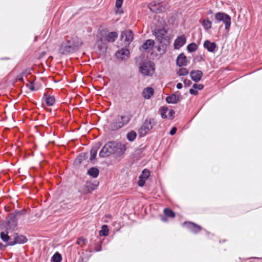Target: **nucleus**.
<instances>
[{
	"mask_svg": "<svg viewBox=\"0 0 262 262\" xmlns=\"http://www.w3.org/2000/svg\"><path fill=\"white\" fill-rule=\"evenodd\" d=\"M140 73L143 76H151L155 71V64L154 62L144 60L138 63Z\"/></svg>",
	"mask_w": 262,
	"mask_h": 262,
	"instance_id": "1",
	"label": "nucleus"
},
{
	"mask_svg": "<svg viewBox=\"0 0 262 262\" xmlns=\"http://www.w3.org/2000/svg\"><path fill=\"white\" fill-rule=\"evenodd\" d=\"M78 49L77 43L73 39L68 40L63 42L59 48V52L62 55L71 54Z\"/></svg>",
	"mask_w": 262,
	"mask_h": 262,
	"instance_id": "2",
	"label": "nucleus"
},
{
	"mask_svg": "<svg viewBox=\"0 0 262 262\" xmlns=\"http://www.w3.org/2000/svg\"><path fill=\"white\" fill-rule=\"evenodd\" d=\"M156 124L157 121L154 118L147 117L138 130L139 136L141 137L145 136L147 132L151 130L154 126Z\"/></svg>",
	"mask_w": 262,
	"mask_h": 262,
	"instance_id": "3",
	"label": "nucleus"
},
{
	"mask_svg": "<svg viewBox=\"0 0 262 262\" xmlns=\"http://www.w3.org/2000/svg\"><path fill=\"white\" fill-rule=\"evenodd\" d=\"M215 19L217 21L216 23L222 21L225 25V28L226 30H229L231 24V18L227 13L223 12H219L214 15Z\"/></svg>",
	"mask_w": 262,
	"mask_h": 262,
	"instance_id": "4",
	"label": "nucleus"
},
{
	"mask_svg": "<svg viewBox=\"0 0 262 262\" xmlns=\"http://www.w3.org/2000/svg\"><path fill=\"white\" fill-rule=\"evenodd\" d=\"M113 149L114 157L116 158L122 157L126 150V146L124 144L118 141H113Z\"/></svg>",
	"mask_w": 262,
	"mask_h": 262,
	"instance_id": "5",
	"label": "nucleus"
},
{
	"mask_svg": "<svg viewBox=\"0 0 262 262\" xmlns=\"http://www.w3.org/2000/svg\"><path fill=\"white\" fill-rule=\"evenodd\" d=\"M113 141H110L105 144L100 150L99 156L101 158H107L113 155Z\"/></svg>",
	"mask_w": 262,
	"mask_h": 262,
	"instance_id": "6",
	"label": "nucleus"
},
{
	"mask_svg": "<svg viewBox=\"0 0 262 262\" xmlns=\"http://www.w3.org/2000/svg\"><path fill=\"white\" fill-rule=\"evenodd\" d=\"M98 185L99 182H97V184H95L89 181H86L83 187L78 190V192L84 194L91 193L92 191L96 189Z\"/></svg>",
	"mask_w": 262,
	"mask_h": 262,
	"instance_id": "7",
	"label": "nucleus"
},
{
	"mask_svg": "<svg viewBox=\"0 0 262 262\" xmlns=\"http://www.w3.org/2000/svg\"><path fill=\"white\" fill-rule=\"evenodd\" d=\"M153 34L155 36L156 39L160 43H162L163 40L168 41L169 39V37L166 36V34H167V30L165 29L164 28L155 29Z\"/></svg>",
	"mask_w": 262,
	"mask_h": 262,
	"instance_id": "8",
	"label": "nucleus"
},
{
	"mask_svg": "<svg viewBox=\"0 0 262 262\" xmlns=\"http://www.w3.org/2000/svg\"><path fill=\"white\" fill-rule=\"evenodd\" d=\"M182 226L183 228H186L190 232L195 234L198 233L203 229V228L201 226L190 221L184 222L182 224Z\"/></svg>",
	"mask_w": 262,
	"mask_h": 262,
	"instance_id": "9",
	"label": "nucleus"
},
{
	"mask_svg": "<svg viewBox=\"0 0 262 262\" xmlns=\"http://www.w3.org/2000/svg\"><path fill=\"white\" fill-rule=\"evenodd\" d=\"M27 237L23 235L19 234L18 233H14L13 235V238L8 244L9 246H12L16 244H24L27 242Z\"/></svg>",
	"mask_w": 262,
	"mask_h": 262,
	"instance_id": "10",
	"label": "nucleus"
},
{
	"mask_svg": "<svg viewBox=\"0 0 262 262\" xmlns=\"http://www.w3.org/2000/svg\"><path fill=\"white\" fill-rule=\"evenodd\" d=\"M17 221L6 220L3 222L1 225V228L3 230H7L9 232L13 231L16 229L17 227Z\"/></svg>",
	"mask_w": 262,
	"mask_h": 262,
	"instance_id": "11",
	"label": "nucleus"
},
{
	"mask_svg": "<svg viewBox=\"0 0 262 262\" xmlns=\"http://www.w3.org/2000/svg\"><path fill=\"white\" fill-rule=\"evenodd\" d=\"M150 176V171L145 168L144 169L142 173L139 177V181L138 182V185L139 187H143L145 185L146 180Z\"/></svg>",
	"mask_w": 262,
	"mask_h": 262,
	"instance_id": "12",
	"label": "nucleus"
},
{
	"mask_svg": "<svg viewBox=\"0 0 262 262\" xmlns=\"http://www.w3.org/2000/svg\"><path fill=\"white\" fill-rule=\"evenodd\" d=\"M186 42V37L185 35L183 34L177 36L174 41L173 47L176 50L180 49Z\"/></svg>",
	"mask_w": 262,
	"mask_h": 262,
	"instance_id": "13",
	"label": "nucleus"
},
{
	"mask_svg": "<svg viewBox=\"0 0 262 262\" xmlns=\"http://www.w3.org/2000/svg\"><path fill=\"white\" fill-rule=\"evenodd\" d=\"M120 37L121 39L124 37V41L129 44L134 39L133 32L130 29L125 30L122 31Z\"/></svg>",
	"mask_w": 262,
	"mask_h": 262,
	"instance_id": "14",
	"label": "nucleus"
},
{
	"mask_svg": "<svg viewBox=\"0 0 262 262\" xmlns=\"http://www.w3.org/2000/svg\"><path fill=\"white\" fill-rule=\"evenodd\" d=\"M203 76L202 71L199 70H192L190 73V76L192 80L195 82L200 81Z\"/></svg>",
	"mask_w": 262,
	"mask_h": 262,
	"instance_id": "15",
	"label": "nucleus"
},
{
	"mask_svg": "<svg viewBox=\"0 0 262 262\" xmlns=\"http://www.w3.org/2000/svg\"><path fill=\"white\" fill-rule=\"evenodd\" d=\"M203 47L211 53H214L217 48L215 42H211L209 40H205L203 43Z\"/></svg>",
	"mask_w": 262,
	"mask_h": 262,
	"instance_id": "16",
	"label": "nucleus"
},
{
	"mask_svg": "<svg viewBox=\"0 0 262 262\" xmlns=\"http://www.w3.org/2000/svg\"><path fill=\"white\" fill-rule=\"evenodd\" d=\"M187 57L184 53H180L176 59V64L179 67L186 66L187 65Z\"/></svg>",
	"mask_w": 262,
	"mask_h": 262,
	"instance_id": "17",
	"label": "nucleus"
},
{
	"mask_svg": "<svg viewBox=\"0 0 262 262\" xmlns=\"http://www.w3.org/2000/svg\"><path fill=\"white\" fill-rule=\"evenodd\" d=\"M123 126L119 118L113 119L109 125V129L112 131H115L120 129Z\"/></svg>",
	"mask_w": 262,
	"mask_h": 262,
	"instance_id": "18",
	"label": "nucleus"
},
{
	"mask_svg": "<svg viewBox=\"0 0 262 262\" xmlns=\"http://www.w3.org/2000/svg\"><path fill=\"white\" fill-rule=\"evenodd\" d=\"M177 93L180 92L178 91L167 96L165 98L166 102L168 104H177L180 100L179 96L176 94Z\"/></svg>",
	"mask_w": 262,
	"mask_h": 262,
	"instance_id": "19",
	"label": "nucleus"
},
{
	"mask_svg": "<svg viewBox=\"0 0 262 262\" xmlns=\"http://www.w3.org/2000/svg\"><path fill=\"white\" fill-rule=\"evenodd\" d=\"M155 45V41L154 40L151 39H148L146 40L143 43L140 47V50L141 51L144 50L146 51L148 50L152 49L154 46Z\"/></svg>",
	"mask_w": 262,
	"mask_h": 262,
	"instance_id": "20",
	"label": "nucleus"
},
{
	"mask_svg": "<svg viewBox=\"0 0 262 262\" xmlns=\"http://www.w3.org/2000/svg\"><path fill=\"white\" fill-rule=\"evenodd\" d=\"M88 158V154L87 152H81L79 154L74 161L75 165H80L82 162Z\"/></svg>",
	"mask_w": 262,
	"mask_h": 262,
	"instance_id": "21",
	"label": "nucleus"
},
{
	"mask_svg": "<svg viewBox=\"0 0 262 262\" xmlns=\"http://www.w3.org/2000/svg\"><path fill=\"white\" fill-rule=\"evenodd\" d=\"M10 232L7 230H3L0 233V237L1 239L5 243H6L7 246H9V243L12 241V238L9 235Z\"/></svg>",
	"mask_w": 262,
	"mask_h": 262,
	"instance_id": "22",
	"label": "nucleus"
},
{
	"mask_svg": "<svg viewBox=\"0 0 262 262\" xmlns=\"http://www.w3.org/2000/svg\"><path fill=\"white\" fill-rule=\"evenodd\" d=\"M154 94V90L152 88L148 86L145 88L142 92V96L146 99H150Z\"/></svg>",
	"mask_w": 262,
	"mask_h": 262,
	"instance_id": "23",
	"label": "nucleus"
},
{
	"mask_svg": "<svg viewBox=\"0 0 262 262\" xmlns=\"http://www.w3.org/2000/svg\"><path fill=\"white\" fill-rule=\"evenodd\" d=\"M100 173L99 169L98 167L93 166L90 167L87 171L86 174L93 178H97Z\"/></svg>",
	"mask_w": 262,
	"mask_h": 262,
	"instance_id": "24",
	"label": "nucleus"
},
{
	"mask_svg": "<svg viewBox=\"0 0 262 262\" xmlns=\"http://www.w3.org/2000/svg\"><path fill=\"white\" fill-rule=\"evenodd\" d=\"M129 54V50L125 48H122L120 50L117 51L116 53V56L117 58L122 60L124 58L123 56H128Z\"/></svg>",
	"mask_w": 262,
	"mask_h": 262,
	"instance_id": "25",
	"label": "nucleus"
},
{
	"mask_svg": "<svg viewBox=\"0 0 262 262\" xmlns=\"http://www.w3.org/2000/svg\"><path fill=\"white\" fill-rule=\"evenodd\" d=\"M43 99H44L46 104L48 106H53L55 103V98L54 96L45 93Z\"/></svg>",
	"mask_w": 262,
	"mask_h": 262,
	"instance_id": "26",
	"label": "nucleus"
},
{
	"mask_svg": "<svg viewBox=\"0 0 262 262\" xmlns=\"http://www.w3.org/2000/svg\"><path fill=\"white\" fill-rule=\"evenodd\" d=\"M124 0H116L115 3V13L116 14H121L123 13V10L122 9V4Z\"/></svg>",
	"mask_w": 262,
	"mask_h": 262,
	"instance_id": "27",
	"label": "nucleus"
},
{
	"mask_svg": "<svg viewBox=\"0 0 262 262\" xmlns=\"http://www.w3.org/2000/svg\"><path fill=\"white\" fill-rule=\"evenodd\" d=\"M168 9V3H165L164 4H162L161 5L158 6L156 10H154V13H161L164 12L166 11L167 9Z\"/></svg>",
	"mask_w": 262,
	"mask_h": 262,
	"instance_id": "28",
	"label": "nucleus"
},
{
	"mask_svg": "<svg viewBox=\"0 0 262 262\" xmlns=\"http://www.w3.org/2000/svg\"><path fill=\"white\" fill-rule=\"evenodd\" d=\"M118 36V33L116 32L113 31L108 33L105 37V39L108 42H113L117 38Z\"/></svg>",
	"mask_w": 262,
	"mask_h": 262,
	"instance_id": "29",
	"label": "nucleus"
},
{
	"mask_svg": "<svg viewBox=\"0 0 262 262\" xmlns=\"http://www.w3.org/2000/svg\"><path fill=\"white\" fill-rule=\"evenodd\" d=\"M133 117V115L130 113H128L125 115H122L120 117V120L122 123H123V125L128 123L131 120Z\"/></svg>",
	"mask_w": 262,
	"mask_h": 262,
	"instance_id": "30",
	"label": "nucleus"
},
{
	"mask_svg": "<svg viewBox=\"0 0 262 262\" xmlns=\"http://www.w3.org/2000/svg\"><path fill=\"white\" fill-rule=\"evenodd\" d=\"M62 259L61 254L59 252H56L52 256L51 262H61Z\"/></svg>",
	"mask_w": 262,
	"mask_h": 262,
	"instance_id": "31",
	"label": "nucleus"
},
{
	"mask_svg": "<svg viewBox=\"0 0 262 262\" xmlns=\"http://www.w3.org/2000/svg\"><path fill=\"white\" fill-rule=\"evenodd\" d=\"M137 137V133L135 130H132L127 133L126 135L127 139L129 142L134 141Z\"/></svg>",
	"mask_w": 262,
	"mask_h": 262,
	"instance_id": "32",
	"label": "nucleus"
},
{
	"mask_svg": "<svg viewBox=\"0 0 262 262\" xmlns=\"http://www.w3.org/2000/svg\"><path fill=\"white\" fill-rule=\"evenodd\" d=\"M163 212L164 215L168 217L173 218L175 217V212L170 208H166L164 209Z\"/></svg>",
	"mask_w": 262,
	"mask_h": 262,
	"instance_id": "33",
	"label": "nucleus"
},
{
	"mask_svg": "<svg viewBox=\"0 0 262 262\" xmlns=\"http://www.w3.org/2000/svg\"><path fill=\"white\" fill-rule=\"evenodd\" d=\"M109 229L107 225H103L101 227V230L99 231V235L100 236H106L108 234Z\"/></svg>",
	"mask_w": 262,
	"mask_h": 262,
	"instance_id": "34",
	"label": "nucleus"
},
{
	"mask_svg": "<svg viewBox=\"0 0 262 262\" xmlns=\"http://www.w3.org/2000/svg\"><path fill=\"white\" fill-rule=\"evenodd\" d=\"M202 25L206 31H208L212 27V22L208 19H204L202 21Z\"/></svg>",
	"mask_w": 262,
	"mask_h": 262,
	"instance_id": "35",
	"label": "nucleus"
},
{
	"mask_svg": "<svg viewBox=\"0 0 262 262\" xmlns=\"http://www.w3.org/2000/svg\"><path fill=\"white\" fill-rule=\"evenodd\" d=\"M198 48V46L195 42H191L187 45L186 49L188 52L192 53L197 50Z\"/></svg>",
	"mask_w": 262,
	"mask_h": 262,
	"instance_id": "36",
	"label": "nucleus"
},
{
	"mask_svg": "<svg viewBox=\"0 0 262 262\" xmlns=\"http://www.w3.org/2000/svg\"><path fill=\"white\" fill-rule=\"evenodd\" d=\"M30 74V72H27L26 70L25 71H23L18 75H17L16 77V80L19 81L24 82V77H27L28 74Z\"/></svg>",
	"mask_w": 262,
	"mask_h": 262,
	"instance_id": "37",
	"label": "nucleus"
},
{
	"mask_svg": "<svg viewBox=\"0 0 262 262\" xmlns=\"http://www.w3.org/2000/svg\"><path fill=\"white\" fill-rule=\"evenodd\" d=\"M160 110L161 118L162 119L167 118V116L166 115V113L168 110V107L166 106H163L160 107Z\"/></svg>",
	"mask_w": 262,
	"mask_h": 262,
	"instance_id": "38",
	"label": "nucleus"
},
{
	"mask_svg": "<svg viewBox=\"0 0 262 262\" xmlns=\"http://www.w3.org/2000/svg\"><path fill=\"white\" fill-rule=\"evenodd\" d=\"M188 73V70L185 68H180L179 70L177 72V74L179 76H185L187 75Z\"/></svg>",
	"mask_w": 262,
	"mask_h": 262,
	"instance_id": "39",
	"label": "nucleus"
},
{
	"mask_svg": "<svg viewBox=\"0 0 262 262\" xmlns=\"http://www.w3.org/2000/svg\"><path fill=\"white\" fill-rule=\"evenodd\" d=\"M155 1L151 2L148 5V8H149L150 12L154 13V10H156L158 7V5L156 4Z\"/></svg>",
	"mask_w": 262,
	"mask_h": 262,
	"instance_id": "40",
	"label": "nucleus"
},
{
	"mask_svg": "<svg viewBox=\"0 0 262 262\" xmlns=\"http://www.w3.org/2000/svg\"><path fill=\"white\" fill-rule=\"evenodd\" d=\"M87 243L88 239L83 236L79 237L76 241V244L79 245H80L82 244L85 245Z\"/></svg>",
	"mask_w": 262,
	"mask_h": 262,
	"instance_id": "41",
	"label": "nucleus"
},
{
	"mask_svg": "<svg viewBox=\"0 0 262 262\" xmlns=\"http://www.w3.org/2000/svg\"><path fill=\"white\" fill-rule=\"evenodd\" d=\"M97 154V151L91 149L90 150V160L93 161L96 159V157Z\"/></svg>",
	"mask_w": 262,
	"mask_h": 262,
	"instance_id": "42",
	"label": "nucleus"
},
{
	"mask_svg": "<svg viewBox=\"0 0 262 262\" xmlns=\"http://www.w3.org/2000/svg\"><path fill=\"white\" fill-rule=\"evenodd\" d=\"M17 216L15 213V212L11 213L9 214V221H17Z\"/></svg>",
	"mask_w": 262,
	"mask_h": 262,
	"instance_id": "43",
	"label": "nucleus"
},
{
	"mask_svg": "<svg viewBox=\"0 0 262 262\" xmlns=\"http://www.w3.org/2000/svg\"><path fill=\"white\" fill-rule=\"evenodd\" d=\"M101 146H102V142H98L93 145L91 149H92L96 151H98V150L101 147Z\"/></svg>",
	"mask_w": 262,
	"mask_h": 262,
	"instance_id": "44",
	"label": "nucleus"
},
{
	"mask_svg": "<svg viewBox=\"0 0 262 262\" xmlns=\"http://www.w3.org/2000/svg\"><path fill=\"white\" fill-rule=\"evenodd\" d=\"M15 213L17 216V217H19L21 215H24L26 214L27 210L26 209H21L20 210H15Z\"/></svg>",
	"mask_w": 262,
	"mask_h": 262,
	"instance_id": "45",
	"label": "nucleus"
},
{
	"mask_svg": "<svg viewBox=\"0 0 262 262\" xmlns=\"http://www.w3.org/2000/svg\"><path fill=\"white\" fill-rule=\"evenodd\" d=\"M192 87L196 90L201 91L204 89V85L203 84L194 83Z\"/></svg>",
	"mask_w": 262,
	"mask_h": 262,
	"instance_id": "46",
	"label": "nucleus"
},
{
	"mask_svg": "<svg viewBox=\"0 0 262 262\" xmlns=\"http://www.w3.org/2000/svg\"><path fill=\"white\" fill-rule=\"evenodd\" d=\"M102 243V242L100 241L97 243V244L96 245V246L95 247V251L99 252L102 250V247H101Z\"/></svg>",
	"mask_w": 262,
	"mask_h": 262,
	"instance_id": "47",
	"label": "nucleus"
},
{
	"mask_svg": "<svg viewBox=\"0 0 262 262\" xmlns=\"http://www.w3.org/2000/svg\"><path fill=\"white\" fill-rule=\"evenodd\" d=\"M182 80L183 81V82L184 84L185 87H189L192 84L191 81L189 79H182Z\"/></svg>",
	"mask_w": 262,
	"mask_h": 262,
	"instance_id": "48",
	"label": "nucleus"
},
{
	"mask_svg": "<svg viewBox=\"0 0 262 262\" xmlns=\"http://www.w3.org/2000/svg\"><path fill=\"white\" fill-rule=\"evenodd\" d=\"M27 80L29 82V85H30L29 86V89L31 91H35V86H34V81H30L29 79H27Z\"/></svg>",
	"mask_w": 262,
	"mask_h": 262,
	"instance_id": "49",
	"label": "nucleus"
},
{
	"mask_svg": "<svg viewBox=\"0 0 262 262\" xmlns=\"http://www.w3.org/2000/svg\"><path fill=\"white\" fill-rule=\"evenodd\" d=\"M175 111L173 110L170 109L168 113L169 119L172 120L174 117Z\"/></svg>",
	"mask_w": 262,
	"mask_h": 262,
	"instance_id": "50",
	"label": "nucleus"
},
{
	"mask_svg": "<svg viewBox=\"0 0 262 262\" xmlns=\"http://www.w3.org/2000/svg\"><path fill=\"white\" fill-rule=\"evenodd\" d=\"M189 93L192 95H197L198 94V91L194 89L193 87L189 89Z\"/></svg>",
	"mask_w": 262,
	"mask_h": 262,
	"instance_id": "51",
	"label": "nucleus"
},
{
	"mask_svg": "<svg viewBox=\"0 0 262 262\" xmlns=\"http://www.w3.org/2000/svg\"><path fill=\"white\" fill-rule=\"evenodd\" d=\"M177 131V128L175 126H173L171 128V129L169 132V134L171 136H173L176 133Z\"/></svg>",
	"mask_w": 262,
	"mask_h": 262,
	"instance_id": "52",
	"label": "nucleus"
},
{
	"mask_svg": "<svg viewBox=\"0 0 262 262\" xmlns=\"http://www.w3.org/2000/svg\"><path fill=\"white\" fill-rule=\"evenodd\" d=\"M239 259H241V260L246 261V260H250V259H259L260 258L257 257H248V258H244L243 259L239 258Z\"/></svg>",
	"mask_w": 262,
	"mask_h": 262,
	"instance_id": "53",
	"label": "nucleus"
},
{
	"mask_svg": "<svg viewBox=\"0 0 262 262\" xmlns=\"http://www.w3.org/2000/svg\"><path fill=\"white\" fill-rule=\"evenodd\" d=\"M176 87L178 89L180 90L183 88V84L180 82L178 83L176 85Z\"/></svg>",
	"mask_w": 262,
	"mask_h": 262,
	"instance_id": "54",
	"label": "nucleus"
},
{
	"mask_svg": "<svg viewBox=\"0 0 262 262\" xmlns=\"http://www.w3.org/2000/svg\"><path fill=\"white\" fill-rule=\"evenodd\" d=\"M156 3H157L156 4L159 6V5H161L162 4H164L165 3H166L165 2H163L161 0H158V1H155Z\"/></svg>",
	"mask_w": 262,
	"mask_h": 262,
	"instance_id": "55",
	"label": "nucleus"
},
{
	"mask_svg": "<svg viewBox=\"0 0 262 262\" xmlns=\"http://www.w3.org/2000/svg\"><path fill=\"white\" fill-rule=\"evenodd\" d=\"M7 246L4 245L3 243H0V250H4Z\"/></svg>",
	"mask_w": 262,
	"mask_h": 262,
	"instance_id": "56",
	"label": "nucleus"
},
{
	"mask_svg": "<svg viewBox=\"0 0 262 262\" xmlns=\"http://www.w3.org/2000/svg\"><path fill=\"white\" fill-rule=\"evenodd\" d=\"M161 220L163 221V222H166L167 221V216H164V217H161Z\"/></svg>",
	"mask_w": 262,
	"mask_h": 262,
	"instance_id": "57",
	"label": "nucleus"
},
{
	"mask_svg": "<svg viewBox=\"0 0 262 262\" xmlns=\"http://www.w3.org/2000/svg\"><path fill=\"white\" fill-rule=\"evenodd\" d=\"M98 48L99 49V50H100V51L102 50V46L101 45H98Z\"/></svg>",
	"mask_w": 262,
	"mask_h": 262,
	"instance_id": "58",
	"label": "nucleus"
},
{
	"mask_svg": "<svg viewBox=\"0 0 262 262\" xmlns=\"http://www.w3.org/2000/svg\"><path fill=\"white\" fill-rule=\"evenodd\" d=\"M205 232V233H206V235H209V234H210V232H209L208 231L204 230Z\"/></svg>",
	"mask_w": 262,
	"mask_h": 262,
	"instance_id": "59",
	"label": "nucleus"
},
{
	"mask_svg": "<svg viewBox=\"0 0 262 262\" xmlns=\"http://www.w3.org/2000/svg\"><path fill=\"white\" fill-rule=\"evenodd\" d=\"M212 13V11L211 10H210L208 12V14H211Z\"/></svg>",
	"mask_w": 262,
	"mask_h": 262,
	"instance_id": "60",
	"label": "nucleus"
},
{
	"mask_svg": "<svg viewBox=\"0 0 262 262\" xmlns=\"http://www.w3.org/2000/svg\"><path fill=\"white\" fill-rule=\"evenodd\" d=\"M9 58H3V59H9Z\"/></svg>",
	"mask_w": 262,
	"mask_h": 262,
	"instance_id": "61",
	"label": "nucleus"
},
{
	"mask_svg": "<svg viewBox=\"0 0 262 262\" xmlns=\"http://www.w3.org/2000/svg\"><path fill=\"white\" fill-rule=\"evenodd\" d=\"M161 48L160 47H159L158 49V50L159 51L160 50Z\"/></svg>",
	"mask_w": 262,
	"mask_h": 262,
	"instance_id": "62",
	"label": "nucleus"
},
{
	"mask_svg": "<svg viewBox=\"0 0 262 262\" xmlns=\"http://www.w3.org/2000/svg\"><path fill=\"white\" fill-rule=\"evenodd\" d=\"M106 47H105V52H106Z\"/></svg>",
	"mask_w": 262,
	"mask_h": 262,
	"instance_id": "63",
	"label": "nucleus"
}]
</instances>
